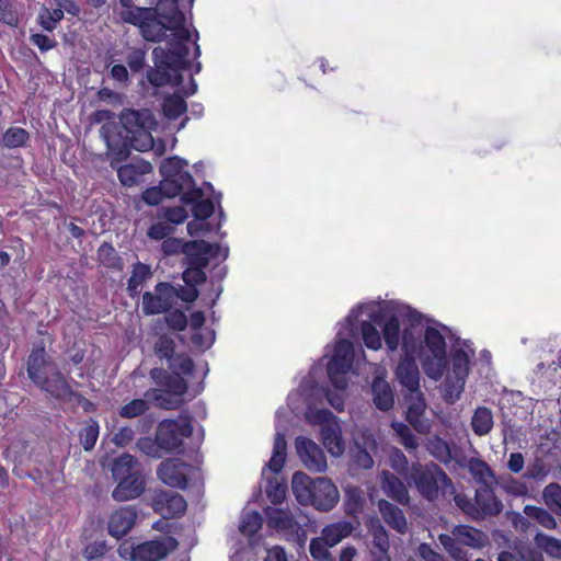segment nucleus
Returning <instances> with one entry per match:
<instances>
[{
  "label": "nucleus",
  "mask_w": 561,
  "mask_h": 561,
  "mask_svg": "<svg viewBox=\"0 0 561 561\" xmlns=\"http://www.w3.org/2000/svg\"><path fill=\"white\" fill-rule=\"evenodd\" d=\"M140 25L141 36L153 43L167 39L165 48H173L175 44L188 46L194 44V58L201 56V48L197 44L198 32L195 31V38L192 39L190 30L185 26V15L179 9L178 0H160L154 8H150Z\"/></svg>",
  "instance_id": "obj_1"
},
{
  "label": "nucleus",
  "mask_w": 561,
  "mask_h": 561,
  "mask_svg": "<svg viewBox=\"0 0 561 561\" xmlns=\"http://www.w3.org/2000/svg\"><path fill=\"white\" fill-rule=\"evenodd\" d=\"M30 380L42 391L55 399H66L73 394L72 388L45 350L44 343L34 344L26 360Z\"/></svg>",
  "instance_id": "obj_2"
},
{
  "label": "nucleus",
  "mask_w": 561,
  "mask_h": 561,
  "mask_svg": "<svg viewBox=\"0 0 561 561\" xmlns=\"http://www.w3.org/2000/svg\"><path fill=\"white\" fill-rule=\"evenodd\" d=\"M188 51V46L181 43L175 44L173 48H153L154 67L147 70V81L154 88L180 85L183 80L181 71L191 67Z\"/></svg>",
  "instance_id": "obj_3"
},
{
  "label": "nucleus",
  "mask_w": 561,
  "mask_h": 561,
  "mask_svg": "<svg viewBox=\"0 0 561 561\" xmlns=\"http://www.w3.org/2000/svg\"><path fill=\"white\" fill-rule=\"evenodd\" d=\"M291 489L301 505H312L321 512L331 511L339 502V491L328 478L311 479L304 472L293 476Z\"/></svg>",
  "instance_id": "obj_4"
},
{
  "label": "nucleus",
  "mask_w": 561,
  "mask_h": 561,
  "mask_svg": "<svg viewBox=\"0 0 561 561\" xmlns=\"http://www.w3.org/2000/svg\"><path fill=\"white\" fill-rule=\"evenodd\" d=\"M407 479L420 495L430 502L436 501L440 495L454 497L457 492L451 479L435 462L412 463Z\"/></svg>",
  "instance_id": "obj_5"
},
{
  "label": "nucleus",
  "mask_w": 561,
  "mask_h": 561,
  "mask_svg": "<svg viewBox=\"0 0 561 561\" xmlns=\"http://www.w3.org/2000/svg\"><path fill=\"white\" fill-rule=\"evenodd\" d=\"M119 121L125 131L124 137L133 149L144 152L153 148L151 130L156 128L157 121L150 110L125 108Z\"/></svg>",
  "instance_id": "obj_6"
},
{
  "label": "nucleus",
  "mask_w": 561,
  "mask_h": 561,
  "mask_svg": "<svg viewBox=\"0 0 561 561\" xmlns=\"http://www.w3.org/2000/svg\"><path fill=\"white\" fill-rule=\"evenodd\" d=\"M454 502L467 517L477 522L496 517L504 508L502 501L494 492L493 485H478L473 497L456 492Z\"/></svg>",
  "instance_id": "obj_7"
},
{
  "label": "nucleus",
  "mask_w": 561,
  "mask_h": 561,
  "mask_svg": "<svg viewBox=\"0 0 561 561\" xmlns=\"http://www.w3.org/2000/svg\"><path fill=\"white\" fill-rule=\"evenodd\" d=\"M420 360L425 375L432 380H439L448 368L446 341L444 335L434 327H426Z\"/></svg>",
  "instance_id": "obj_8"
},
{
  "label": "nucleus",
  "mask_w": 561,
  "mask_h": 561,
  "mask_svg": "<svg viewBox=\"0 0 561 561\" xmlns=\"http://www.w3.org/2000/svg\"><path fill=\"white\" fill-rule=\"evenodd\" d=\"M439 543L456 561H468L467 552L461 546L472 549H482L488 543V536L480 529L469 525H457L451 535L438 536Z\"/></svg>",
  "instance_id": "obj_9"
},
{
  "label": "nucleus",
  "mask_w": 561,
  "mask_h": 561,
  "mask_svg": "<svg viewBox=\"0 0 561 561\" xmlns=\"http://www.w3.org/2000/svg\"><path fill=\"white\" fill-rule=\"evenodd\" d=\"M193 433L192 417L180 415L176 420H163L157 427L156 443L165 451H174L183 446L185 438Z\"/></svg>",
  "instance_id": "obj_10"
},
{
  "label": "nucleus",
  "mask_w": 561,
  "mask_h": 561,
  "mask_svg": "<svg viewBox=\"0 0 561 561\" xmlns=\"http://www.w3.org/2000/svg\"><path fill=\"white\" fill-rule=\"evenodd\" d=\"M354 362V346L347 339L336 342L333 355L328 363V377L334 388L344 390L347 387L346 375L351 370Z\"/></svg>",
  "instance_id": "obj_11"
},
{
  "label": "nucleus",
  "mask_w": 561,
  "mask_h": 561,
  "mask_svg": "<svg viewBox=\"0 0 561 561\" xmlns=\"http://www.w3.org/2000/svg\"><path fill=\"white\" fill-rule=\"evenodd\" d=\"M176 304L175 287L168 282L156 285L154 294L146 291L142 295L141 309L146 316L168 312Z\"/></svg>",
  "instance_id": "obj_12"
},
{
  "label": "nucleus",
  "mask_w": 561,
  "mask_h": 561,
  "mask_svg": "<svg viewBox=\"0 0 561 561\" xmlns=\"http://www.w3.org/2000/svg\"><path fill=\"white\" fill-rule=\"evenodd\" d=\"M193 467L180 458H168L157 469L158 478L168 486L186 489Z\"/></svg>",
  "instance_id": "obj_13"
},
{
  "label": "nucleus",
  "mask_w": 561,
  "mask_h": 561,
  "mask_svg": "<svg viewBox=\"0 0 561 561\" xmlns=\"http://www.w3.org/2000/svg\"><path fill=\"white\" fill-rule=\"evenodd\" d=\"M151 507L154 513L164 518H175L185 514L187 503L180 493L160 490L154 492Z\"/></svg>",
  "instance_id": "obj_14"
},
{
  "label": "nucleus",
  "mask_w": 561,
  "mask_h": 561,
  "mask_svg": "<svg viewBox=\"0 0 561 561\" xmlns=\"http://www.w3.org/2000/svg\"><path fill=\"white\" fill-rule=\"evenodd\" d=\"M469 356L462 348H457L451 354V375L446 379V392L450 397L459 398L463 391L466 379L469 375Z\"/></svg>",
  "instance_id": "obj_15"
},
{
  "label": "nucleus",
  "mask_w": 561,
  "mask_h": 561,
  "mask_svg": "<svg viewBox=\"0 0 561 561\" xmlns=\"http://www.w3.org/2000/svg\"><path fill=\"white\" fill-rule=\"evenodd\" d=\"M296 449L305 467L311 472H323L327 469V458L323 450L310 438H296Z\"/></svg>",
  "instance_id": "obj_16"
},
{
  "label": "nucleus",
  "mask_w": 561,
  "mask_h": 561,
  "mask_svg": "<svg viewBox=\"0 0 561 561\" xmlns=\"http://www.w3.org/2000/svg\"><path fill=\"white\" fill-rule=\"evenodd\" d=\"M137 518L138 512L134 505L122 506L110 515L107 531L112 537L121 539L131 530Z\"/></svg>",
  "instance_id": "obj_17"
},
{
  "label": "nucleus",
  "mask_w": 561,
  "mask_h": 561,
  "mask_svg": "<svg viewBox=\"0 0 561 561\" xmlns=\"http://www.w3.org/2000/svg\"><path fill=\"white\" fill-rule=\"evenodd\" d=\"M394 376L397 381L410 393L420 390V370L414 356H401L396 368Z\"/></svg>",
  "instance_id": "obj_18"
},
{
  "label": "nucleus",
  "mask_w": 561,
  "mask_h": 561,
  "mask_svg": "<svg viewBox=\"0 0 561 561\" xmlns=\"http://www.w3.org/2000/svg\"><path fill=\"white\" fill-rule=\"evenodd\" d=\"M150 377L158 387L175 398L183 399L182 397L187 391L186 380L178 373H169L163 368H153L150 370Z\"/></svg>",
  "instance_id": "obj_19"
},
{
  "label": "nucleus",
  "mask_w": 561,
  "mask_h": 561,
  "mask_svg": "<svg viewBox=\"0 0 561 561\" xmlns=\"http://www.w3.org/2000/svg\"><path fill=\"white\" fill-rule=\"evenodd\" d=\"M117 484L112 492V497L118 502L137 499L145 491V480L141 473L124 477L116 480Z\"/></svg>",
  "instance_id": "obj_20"
},
{
  "label": "nucleus",
  "mask_w": 561,
  "mask_h": 561,
  "mask_svg": "<svg viewBox=\"0 0 561 561\" xmlns=\"http://www.w3.org/2000/svg\"><path fill=\"white\" fill-rule=\"evenodd\" d=\"M170 548L165 540H149L133 548L134 561H160L168 556Z\"/></svg>",
  "instance_id": "obj_21"
},
{
  "label": "nucleus",
  "mask_w": 561,
  "mask_h": 561,
  "mask_svg": "<svg viewBox=\"0 0 561 561\" xmlns=\"http://www.w3.org/2000/svg\"><path fill=\"white\" fill-rule=\"evenodd\" d=\"M380 478L381 489L388 497L401 505L410 503L409 491L405 484L394 473L383 470Z\"/></svg>",
  "instance_id": "obj_22"
},
{
  "label": "nucleus",
  "mask_w": 561,
  "mask_h": 561,
  "mask_svg": "<svg viewBox=\"0 0 561 561\" xmlns=\"http://www.w3.org/2000/svg\"><path fill=\"white\" fill-rule=\"evenodd\" d=\"M211 243L204 240L190 241L183 244V252L187 255V266L204 271L209 264L207 253L210 252Z\"/></svg>",
  "instance_id": "obj_23"
},
{
  "label": "nucleus",
  "mask_w": 561,
  "mask_h": 561,
  "mask_svg": "<svg viewBox=\"0 0 561 561\" xmlns=\"http://www.w3.org/2000/svg\"><path fill=\"white\" fill-rule=\"evenodd\" d=\"M378 510L383 522L397 533L403 535L408 530V522L404 513L397 505L388 502L387 500H380L378 502Z\"/></svg>",
  "instance_id": "obj_24"
},
{
  "label": "nucleus",
  "mask_w": 561,
  "mask_h": 561,
  "mask_svg": "<svg viewBox=\"0 0 561 561\" xmlns=\"http://www.w3.org/2000/svg\"><path fill=\"white\" fill-rule=\"evenodd\" d=\"M373 402L380 411H389L394 404V394L389 382L380 376H376L371 383Z\"/></svg>",
  "instance_id": "obj_25"
},
{
  "label": "nucleus",
  "mask_w": 561,
  "mask_h": 561,
  "mask_svg": "<svg viewBox=\"0 0 561 561\" xmlns=\"http://www.w3.org/2000/svg\"><path fill=\"white\" fill-rule=\"evenodd\" d=\"M320 436L323 446L334 456H339L344 451V443L341 436V430L335 423L327 424L321 427Z\"/></svg>",
  "instance_id": "obj_26"
},
{
  "label": "nucleus",
  "mask_w": 561,
  "mask_h": 561,
  "mask_svg": "<svg viewBox=\"0 0 561 561\" xmlns=\"http://www.w3.org/2000/svg\"><path fill=\"white\" fill-rule=\"evenodd\" d=\"M152 275L149 265L137 262L133 265L131 275L127 280V291L129 297L136 298L141 293L144 283L149 279Z\"/></svg>",
  "instance_id": "obj_27"
},
{
  "label": "nucleus",
  "mask_w": 561,
  "mask_h": 561,
  "mask_svg": "<svg viewBox=\"0 0 561 561\" xmlns=\"http://www.w3.org/2000/svg\"><path fill=\"white\" fill-rule=\"evenodd\" d=\"M185 165H187V162L184 159L178 156L169 157L161 162L160 173L162 178H176L191 181L193 176L188 171L184 170Z\"/></svg>",
  "instance_id": "obj_28"
},
{
  "label": "nucleus",
  "mask_w": 561,
  "mask_h": 561,
  "mask_svg": "<svg viewBox=\"0 0 561 561\" xmlns=\"http://www.w3.org/2000/svg\"><path fill=\"white\" fill-rule=\"evenodd\" d=\"M138 461L130 454H123L115 458L112 465V476L115 480L124 479V477L139 474L137 469Z\"/></svg>",
  "instance_id": "obj_29"
},
{
  "label": "nucleus",
  "mask_w": 561,
  "mask_h": 561,
  "mask_svg": "<svg viewBox=\"0 0 561 561\" xmlns=\"http://www.w3.org/2000/svg\"><path fill=\"white\" fill-rule=\"evenodd\" d=\"M353 531V525L350 522H337L327 525L322 530V538L329 547H333L348 537Z\"/></svg>",
  "instance_id": "obj_30"
},
{
  "label": "nucleus",
  "mask_w": 561,
  "mask_h": 561,
  "mask_svg": "<svg viewBox=\"0 0 561 561\" xmlns=\"http://www.w3.org/2000/svg\"><path fill=\"white\" fill-rule=\"evenodd\" d=\"M145 398L163 410H176L183 404V399L167 393L162 388H151L145 392Z\"/></svg>",
  "instance_id": "obj_31"
},
{
  "label": "nucleus",
  "mask_w": 561,
  "mask_h": 561,
  "mask_svg": "<svg viewBox=\"0 0 561 561\" xmlns=\"http://www.w3.org/2000/svg\"><path fill=\"white\" fill-rule=\"evenodd\" d=\"M493 414L486 407L476 409L471 419V428L477 436H485L493 428Z\"/></svg>",
  "instance_id": "obj_32"
},
{
  "label": "nucleus",
  "mask_w": 561,
  "mask_h": 561,
  "mask_svg": "<svg viewBox=\"0 0 561 561\" xmlns=\"http://www.w3.org/2000/svg\"><path fill=\"white\" fill-rule=\"evenodd\" d=\"M382 339L389 352H396L399 348L401 340L400 321L396 316H390L382 325Z\"/></svg>",
  "instance_id": "obj_33"
},
{
  "label": "nucleus",
  "mask_w": 561,
  "mask_h": 561,
  "mask_svg": "<svg viewBox=\"0 0 561 561\" xmlns=\"http://www.w3.org/2000/svg\"><path fill=\"white\" fill-rule=\"evenodd\" d=\"M287 456V442L283 433H276L274 437L273 455L267 462L273 473H279L284 468Z\"/></svg>",
  "instance_id": "obj_34"
},
{
  "label": "nucleus",
  "mask_w": 561,
  "mask_h": 561,
  "mask_svg": "<svg viewBox=\"0 0 561 561\" xmlns=\"http://www.w3.org/2000/svg\"><path fill=\"white\" fill-rule=\"evenodd\" d=\"M96 255L98 262L108 270L119 272L124 267L122 257L118 255L115 248L108 242H103L99 247Z\"/></svg>",
  "instance_id": "obj_35"
},
{
  "label": "nucleus",
  "mask_w": 561,
  "mask_h": 561,
  "mask_svg": "<svg viewBox=\"0 0 561 561\" xmlns=\"http://www.w3.org/2000/svg\"><path fill=\"white\" fill-rule=\"evenodd\" d=\"M469 471L479 485L492 486L495 483L494 471L482 459H471L469 462Z\"/></svg>",
  "instance_id": "obj_36"
},
{
  "label": "nucleus",
  "mask_w": 561,
  "mask_h": 561,
  "mask_svg": "<svg viewBox=\"0 0 561 561\" xmlns=\"http://www.w3.org/2000/svg\"><path fill=\"white\" fill-rule=\"evenodd\" d=\"M365 497L360 489L348 486L345 490L344 511L346 515L357 517L364 510Z\"/></svg>",
  "instance_id": "obj_37"
},
{
  "label": "nucleus",
  "mask_w": 561,
  "mask_h": 561,
  "mask_svg": "<svg viewBox=\"0 0 561 561\" xmlns=\"http://www.w3.org/2000/svg\"><path fill=\"white\" fill-rule=\"evenodd\" d=\"M266 514L268 526L276 530L289 531L293 530L296 525L295 519L287 511L272 508Z\"/></svg>",
  "instance_id": "obj_38"
},
{
  "label": "nucleus",
  "mask_w": 561,
  "mask_h": 561,
  "mask_svg": "<svg viewBox=\"0 0 561 561\" xmlns=\"http://www.w3.org/2000/svg\"><path fill=\"white\" fill-rule=\"evenodd\" d=\"M524 513L527 517L536 520L540 526L546 529H556L558 524L553 515L550 511L536 506V505H526L524 507Z\"/></svg>",
  "instance_id": "obj_39"
},
{
  "label": "nucleus",
  "mask_w": 561,
  "mask_h": 561,
  "mask_svg": "<svg viewBox=\"0 0 561 561\" xmlns=\"http://www.w3.org/2000/svg\"><path fill=\"white\" fill-rule=\"evenodd\" d=\"M186 110L187 105L185 100L178 94L169 95L164 98L162 102L163 115L171 121L178 119Z\"/></svg>",
  "instance_id": "obj_40"
},
{
  "label": "nucleus",
  "mask_w": 561,
  "mask_h": 561,
  "mask_svg": "<svg viewBox=\"0 0 561 561\" xmlns=\"http://www.w3.org/2000/svg\"><path fill=\"white\" fill-rule=\"evenodd\" d=\"M405 419L408 423L420 434L430 432V424L424 417V408L421 404H412L407 410Z\"/></svg>",
  "instance_id": "obj_41"
},
{
  "label": "nucleus",
  "mask_w": 561,
  "mask_h": 561,
  "mask_svg": "<svg viewBox=\"0 0 561 561\" xmlns=\"http://www.w3.org/2000/svg\"><path fill=\"white\" fill-rule=\"evenodd\" d=\"M537 547L545 551L550 558L561 560V539L538 533L535 536Z\"/></svg>",
  "instance_id": "obj_42"
},
{
  "label": "nucleus",
  "mask_w": 561,
  "mask_h": 561,
  "mask_svg": "<svg viewBox=\"0 0 561 561\" xmlns=\"http://www.w3.org/2000/svg\"><path fill=\"white\" fill-rule=\"evenodd\" d=\"M30 134L22 127H10L2 136V146L5 148H19L26 145Z\"/></svg>",
  "instance_id": "obj_43"
},
{
  "label": "nucleus",
  "mask_w": 561,
  "mask_h": 561,
  "mask_svg": "<svg viewBox=\"0 0 561 561\" xmlns=\"http://www.w3.org/2000/svg\"><path fill=\"white\" fill-rule=\"evenodd\" d=\"M542 497L550 512L561 515V485L559 483L552 482L546 485Z\"/></svg>",
  "instance_id": "obj_44"
},
{
  "label": "nucleus",
  "mask_w": 561,
  "mask_h": 561,
  "mask_svg": "<svg viewBox=\"0 0 561 561\" xmlns=\"http://www.w3.org/2000/svg\"><path fill=\"white\" fill-rule=\"evenodd\" d=\"M62 19L64 11L60 8L50 10L43 7L38 13L37 22L45 31L53 32Z\"/></svg>",
  "instance_id": "obj_45"
},
{
  "label": "nucleus",
  "mask_w": 561,
  "mask_h": 561,
  "mask_svg": "<svg viewBox=\"0 0 561 561\" xmlns=\"http://www.w3.org/2000/svg\"><path fill=\"white\" fill-rule=\"evenodd\" d=\"M392 428L394 430L397 436L399 437V443L408 450L413 451L419 447V440L415 435L412 433L409 425L402 422H393Z\"/></svg>",
  "instance_id": "obj_46"
},
{
  "label": "nucleus",
  "mask_w": 561,
  "mask_h": 561,
  "mask_svg": "<svg viewBox=\"0 0 561 561\" xmlns=\"http://www.w3.org/2000/svg\"><path fill=\"white\" fill-rule=\"evenodd\" d=\"M100 433V426L99 423L90 419L85 426L81 428L79 433L80 443L84 450L89 451L92 450L96 444V440L99 438Z\"/></svg>",
  "instance_id": "obj_47"
},
{
  "label": "nucleus",
  "mask_w": 561,
  "mask_h": 561,
  "mask_svg": "<svg viewBox=\"0 0 561 561\" xmlns=\"http://www.w3.org/2000/svg\"><path fill=\"white\" fill-rule=\"evenodd\" d=\"M362 337L365 346L373 351L381 348V336L376 327L369 321H363L360 324Z\"/></svg>",
  "instance_id": "obj_48"
},
{
  "label": "nucleus",
  "mask_w": 561,
  "mask_h": 561,
  "mask_svg": "<svg viewBox=\"0 0 561 561\" xmlns=\"http://www.w3.org/2000/svg\"><path fill=\"white\" fill-rule=\"evenodd\" d=\"M148 410L147 399H133L119 408L118 414L124 419H134L144 415Z\"/></svg>",
  "instance_id": "obj_49"
},
{
  "label": "nucleus",
  "mask_w": 561,
  "mask_h": 561,
  "mask_svg": "<svg viewBox=\"0 0 561 561\" xmlns=\"http://www.w3.org/2000/svg\"><path fill=\"white\" fill-rule=\"evenodd\" d=\"M193 184V178L191 181L180 180L176 178H162L160 185L167 198H172L181 195L187 185Z\"/></svg>",
  "instance_id": "obj_50"
},
{
  "label": "nucleus",
  "mask_w": 561,
  "mask_h": 561,
  "mask_svg": "<svg viewBox=\"0 0 561 561\" xmlns=\"http://www.w3.org/2000/svg\"><path fill=\"white\" fill-rule=\"evenodd\" d=\"M154 353L160 359H167L169 364L176 355L173 339L167 335H161L154 343Z\"/></svg>",
  "instance_id": "obj_51"
},
{
  "label": "nucleus",
  "mask_w": 561,
  "mask_h": 561,
  "mask_svg": "<svg viewBox=\"0 0 561 561\" xmlns=\"http://www.w3.org/2000/svg\"><path fill=\"white\" fill-rule=\"evenodd\" d=\"M428 449L442 462H448L451 459V450L448 443L438 436L430 440Z\"/></svg>",
  "instance_id": "obj_52"
},
{
  "label": "nucleus",
  "mask_w": 561,
  "mask_h": 561,
  "mask_svg": "<svg viewBox=\"0 0 561 561\" xmlns=\"http://www.w3.org/2000/svg\"><path fill=\"white\" fill-rule=\"evenodd\" d=\"M148 13H151L150 8L133 7L127 10H122L119 12V16L125 23L138 26L140 28V25L142 24Z\"/></svg>",
  "instance_id": "obj_53"
},
{
  "label": "nucleus",
  "mask_w": 561,
  "mask_h": 561,
  "mask_svg": "<svg viewBox=\"0 0 561 561\" xmlns=\"http://www.w3.org/2000/svg\"><path fill=\"white\" fill-rule=\"evenodd\" d=\"M306 419L310 424L325 426L335 423V416L329 409H309Z\"/></svg>",
  "instance_id": "obj_54"
},
{
  "label": "nucleus",
  "mask_w": 561,
  "mask_h": 561,
  "mask_svg": "<svg viewBox=\"0 0 561 561\" xmlns=\"http://www.w3.org/2000/svg\"><path fill=\"white\" fill-rule=\"evenodd\" d=\"M169 367L172 373L190 376L194 370V362L187 354H176L169 363Z\"/></svg>",
  "instance_id": "obj_55"
},
{
  "label": "nucleus",
  "mask_w": 561,
  "mask_h": 561,
  "mask_svg": "<svg viewBox=\"0 0 561 561\" xmlns=\"http://www.w3.org/2000/svg\"><path fill=\"white\" fill-rule=\"evenodd\" d=\"M287 492V485L285 483L277 482L276 480H270L266 486V495L268 500L274 504H280Z\"/></svg>",
  "instance_id": "obj_56"
},
{
  "label": "nucleus",
  "mask_w": 561,
  "mask_h": 561,
  "mask_svg": "<svg viewBox=\"0 0 561 561\" xmlns=\"http://www.w3.org/2000/svg\"><path fill=\"white\" fill-rule=\"evenodd\" d=\"M0 22L9 26H18L19 14L9 0H0Z\"/></svg>",
  "instance_id": "obj_57"
},
{
  "label": "nucleus",
  "mask_w": 561,
  "mask_h": 561,
  "mask_svg": "<svg viewBox=\"0 0 561 561\" xmlns=\"http://www.w3.org/2000/svg\"><path fill=\"white\" fill-rule=\"evenodd\" d=\"M140 172L134 164H124L117 170L118 180L123 185L131 186L138 182Z\"/></svg>",
  "instance_id": "obj_58"
},
{
  "label": "nucleus",
  "mask_w": 561,
  "mask_h": 561,
  "mask_svg": "<svg viewBox=\"0 0 561 561\" xmlns=\"http://www.w3.org/2000/svg\"><path fill=\"white\" fill-rule=\"evenodd\" d=\"M165 313V323L171 330L184 331L186 329L188 322L185 313L182 310H169Z\"/></svg>",
  "instance_id": "obj_59"
},
{
  "label": "nucleus",
  "mask_w": 561,
  "mask_h": 561,
  "mask_svg": "<svg viewBox=\"0 0 561 561\" xmlns=\"http://www.w3.org/2000/svg\"><path fill=\"white\" fill-rule=\"evenodd\" d=\"M215 206L211 199L206 198L192 206V214L197 220H206L213 216Z\"/></svg>",
  "instance_id": "obj_60"
},
{
  "label": "nucleus",
  "mask_w": 561,
  "mask_h": 561,
  "mask_svg": "<svg viewBox=\"0 0 561 561\" xmlns=\"http://www.w3.org/2000/svg\"><path fill=\"white\" fill-rule=\"evenodd\" d=\"M328 545L323 540V538H313L309 545V551L313 559L319 561H325L330 559V552L328 550Z\"/></svg>",
  "instance_id": "obj_61"
},
{
  "label": "nucleus",
  "mask_w": 561,
  "mask_h": 561,
  "mask_svg": "<svg viewBox=\"0 0 561 561\" xmlns=\"http://www.w3.org/2000/svg\"><path fill=\"white\" fill-rule=\"evenodd\" d=\"M401 347L403 351L402 356H414L417 350L416 339L414 336L413 330L410 328H405L401 334Z\"/></svg>",
  "instance_id": "obj_62"
},
{
  "label": "nucleus",
  "mask_w": 561,
  "mask_h": 561,
  "mask_svg": "<svg viewBox=\"0 0 561 561\" xmlns=\"http://www.w3.org/2000/svg\"><path fill=\"white\" fill-rule=\"evenodd\" d=\"M126 62L133 72H139L146 64V50L141 48L133 49L127 55Z\"/></svg>",
  "instance_id": "obj_63"
},
{
  "label": "nucleus",
  "mask_w": 561,
  "mask_h": 561,
  "mask_svg": "<svg viewBox=\"0 0 561 561\" xmlns=\"http://www.w3.org/2000/svg\"><path fill=\"white\" fill-rule=\"evenodd\" d=\"M183 280L185 285H191L193 287H196L197 285H201L206 282V273L205 271H202L199 268H193V267H186V270L183 272Z\"/></svg>",
  "instance_id": "obj_64"
}]
</instances>
